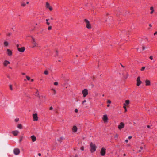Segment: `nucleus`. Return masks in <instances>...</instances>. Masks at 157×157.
<instances>
[{"label":"nucleus","instance_id":"nucleus-1","mask_svg":"<svg viewBox=\"0 0 157 157\" xmlns=\"http://www.w3.org/2000/svg\"><path fill=\"white\" fill-rule=\"evenodd\" d=\"M96 147L94 144L92 142L90 143V150L91 152H94L96 150Z\"/></svg>","mask_w":157,"mask_h":157},{"label":"nucleus","instance_id":"nucleus-2","mask_svg":"<svg viewBox=\"0 0 157 157\" xmlns=\"http://www.w3.org/2000/svg\"><path fill=\"white\" fill-rule=\"evenodd\" d=\"M32 40H31V42L32 44V48H33L35 47H36L37 46V43L36 42L35 39L33 37H32Z\"/></svg>","mask_w":157,"mask_h":157},{"label":"nucleus","instance_id":"nucleus-3","mask_svg":"<svg viewBox=\"0 0 157 157\" xmlns=\"http://www.w3.org/2000/svg\"><path fill=\"white\" fill-rule=\"evenodd\" d=\"M82 94L84 97H86L88 94V90L86 89H84L82 90Z\"/></svg>","mask_w":157,"mask_h":157},{"label":"nucleus","instance_id":"nucleus-4","mask_svg":"<svg viewBox=\"0 0 157 157\" xmlns=\"http://www.w3.org/2000/svg\"><path fill=\"white\" fill-rule=\"evenodd\" d=\"M100 153L101 156H104L106 154V149L104 147L102 148Z\"/></svg>","mask_w":157,"mask_h":157},{"label":"nucleus","instance_id":"nucleus-5","mask_svg":"<svg viewBox=\"0 0 157 157\" xmlns=\"http://www.w3.org/2000/svg\"><path fill=\"white\" fill-rule=\"evenodd\" d=\"M125 126V124L123 122H121L118 125V128L119 130H121Z\"/></svg>","mask_w":157,"mask_h":157},{"label":"nucleus","instance_id":"nucleus-6","mask_svg":"<svg viewBox=\"0 0 157 157\" xmlns=\"http://www.w3.org/2000/svg\"><path fill=\"white\" fill-rule=\"evenodd\" d=\"M84 21L86 23V27L88 29L91 28V26L90 24L89 21L86 19H85L84 20Z\"/></svg>","mask_w":157,"mask_h":157},{"label":"nucleus","instance_id":"nucleus-7","mask_svg":"<svg viewBox=\"0 0 157 157\" xmlns=\"http://www.w3.org/2000/svg\"><path fill=\"white\" fill-rule=\"evenodd\" d=\"M13 152L15 155H17L20 152V150L18 148H15L13 150Z\"/></svg>","mask_w":157,"mask_h":157},{"label":"nucleus","instance_id":"nucleus-8","mask_svg":"<svg viewBox=\"0 0 157 157\" xmlns=\"http://www.w3.org/2000/svg\"><path fill=\"white\" fill-rule=\"evenodd\" d=\"M137 83L136 85L137 86H139L142 83V81L140 80V77L139 76L137 77L136 80Z\"/></svg>","mask_w":157,"mask_h":157},{"label":"nucleus","instance_id":"nucleus-9","mask_svg":"<svg viewBox=\"0 0 157 157\" xmlns=\"http://www.w3.org/2000/svg\"><path fill=\"white\" fill-rule=\"evenodd\" d=\"M102 119L105 123L108 122V118L106 114H105L103 115Z\"/></svg>","mask_w":157,"mask_h":157},{"label":"nucleus","instance_id":"nucleus-10","mask_svg":"<svg viewBox=\"0 0 157 157\" xmlns=\"http://www.w3.org/2000/svg\"><path fill=\"white\" fill-rule=\"evenodd\" d=\"M7 53L9 56H11L12 55V52L11 50L9 49H7Z\"/></svg>","mask_w":157,"mask_h":157},{"label":"nucleus","instance_id":"nucleus-11","mask_svg":"<svg viewBox=\"0 0 157 157\" xmlns=\"http://www.w3.org/2000/svg\"><path fill=\"white\" fill-rule=\"evenodd\" d=\"M18 50L20 52H23L25 49V47H22L21 48L18 47V45L17 46Z\"/></svg>","mask_w":157,"mask_h":157},{"label":"nucleus","instance_id":"nucleus-12","mask_svg":"<svg viewBox=\"0 0 157 157\" xmlns=\"http://www.w3.org/2000/svg\"><path fill=\"white\" fill-rule=\"evenodd\" d=\"M33 121H37L38 120V117L36 113L33 114Z\"/></svg>","mask_w":157,"mask_h":157},{"label":"nucleus","instance_id":"nucleus-13","mask_svg":"<svg viewBox=\"0 0 157 157\" xmlns=\"http://www.w3.org/2000/svg\"><path fill=\"white\" fill-rule=\"evenodd\" d=\"M46 7L47 8H48L50 11H52V7L50 6L49 3L48 2L46 3Z\"/></svg>","mask_w":157,"mask_h":157},{"label":"nucleus","instance_id":"nucleus-14","mask_svg":"<svg viewBox=\"0 0 157 157\" xmlns=\"http://www.w3.org/2000/svg\"><path fill=\"white\" fill-rule=\"evenodd\" d=\"M10 63V62L7 60H5L3 62V65L5 66H6Z\"/></svg>","mask_w":157,"mask_h":157},{"label":"nucleus","instance_id":"nucleus-15","mask_svg":"<svg viewBox=\"0 0 157 157\" xmlns=\"http://www.w3.org/2000/svg\"><path fill=\"white\" fill-rule=\"evenodd\" d=\"M72 130L74 132H75L77 130V128L75 126H74L72 128Z\"/></svg>","mask_w":157,"mask_h":157},{"label":"nucleus","instance_id":"nucleus-16","mask_svg":"<svg viewBox=\"0 0 157 157\" xmlns=\"http://www.w3.org/2000/svg\"><path fill=\"white\" fill-rule=\"evenodd\" d=\"M31 137L33 142H34L36 141V138L34 135L32 136Z\"/></svg>","mask_w":157,"mask_h":157},{"label":"nucleus","instance_id":"nucleus-17","mask_svg":"<svg viewBox=\"0 0 157 157\" xmlns=\"http://www.w3.org/2000/svg\"><path fill=\"white\" fill-rule=\"evenodd\" d=\"M18 133V131L17 130L13 131L12 132V133L15 136L17 135Z\"/></svg>","mask_w":157,"mask_h":157},{"label":"nucleus","instance_id":"nucleus-18","mask_svg":"<svg viewBox=\"0 0 157 157\" xmlns=\"http://www.w3.org/2000/svg\"><path fill=\"white\" fill-rule=\"evenodd\" d=\"M146 85L147 86H149L150 85V82L149 80H146L145 81Z\"/></svg>","mask_w":157,"mask_h":157},{"label":"nucleus","instance_id":"nucleus-19","mask_svg":"<svg viewBox=\"0 0 157 157\" xmlns=\"http://www.w3.org/2000/svg\"><path fill=\"white\" fill-rule=\"evenodd\" d=\"M4 44L5 47H7L9 46V43L7 41H5L4 42Z\"/></svg>","mask_w":157,"mask_h":157},{"label":"nucleus","instance_id":"nucleus-20","mask_svg":"<svg viewBox=\"0 0 157 157\" xmlns=\"http://www.w3.org/2000/svg\"><path fill=\"white\" fill-rule=\"evenodd\" d=\"M129 100H126L125 101V103L124 104V105L126 106L129 104Z\"/></svg>","mask_w":157,"mask_h":157},{"label":"nucleus","instance_id":"nucleus-21","mask_svg":"<svg viewBox=\"0 0 157 157\" xmlns=\"http://www.w3.org/2000/svg\"><path fill=\"white\" fill-rule=\"evenodd\" d=\"M150 10H151V11L150 13L151 14H152L154 11V8L153 7H151L150 8Z\"/></svg>","mask_w":157,"mask_h":157},{"label":"nucleus","instance_id":"nucleus-22","mask_svg":"<svg viewBox=\"0 0 157 157\" xmlns=\"http://www.w3.org/2000/svg\"><path fill=\"white\" fill-rule=\"evenodd\" d=\"M17 128L20 129H22V126L21 124H19L17 126Z\"/></svg>","mask_w":157,"mask_h":157},{"label":"nucleus","instance_id":"nucleus-23","mask_svg":"<svg viewBox=\"0 0 157 157\" xmlns=\"http://www.w3.org/2000/svg\"><path fill=\"white\" fill-rule=\"evenodd\" d=\"M51 90L53 91V93L54 95H55L56 94V91L55 90V89H52Z\"/></svg>","mask_w":157,"mask_h":157},{"label":"nucleus","instance_id":"nucleus-24","mask_svg":"<svg viewBox=\"0 0 157 157\" xmlns=\"http://www.w3.org/2000/svg\"><path fill=\"white\" fill-rule=\"evenodd\" d=\"M63 137H61L60 138L58 139L57 140L59 141L60 142H61L62 140L63 139Z\"/></svg>","mask_w":157,"mask_h":157},{"label":"nucleus","instance_id":"nucleus-25","mask_svg":"<svg viewBox=\"0 0 157 157\" xmlns=\"http://www.w3.org/2000/svg\"><path fill=\"white\" fill-rule=\"evenodd\" d=\"M49 20L48 19H46V24L48 25H50V23L48 22V21Z\"/></svg>","mask_w":157,"mask_h":157},{"label":"nucleus","instance_id":"nucleus-26","mask_svg":"<svg viewBox=\"0 0 157 157\" xmlns=\"http://www.w3.org/2000/svg\"><path fill=\"white\" fill-rule=\"evenodd\" d=\"M44 74H45L46 75H47L48 74V71L46 70V71H44Z\"/></svg>","mask_w":157,"mask_h":157},{"label":"nucleus","instance_id":"nucleus-27","mask_svg":"<svg viewBox=\"0 0 157 157\" xmlns=\"http://www.w3.org/2000/svg\"><path fill=\"white\" fill-rule=\"evenodd\" d=\"M36 95H37V96H38V97L39 98L40 97L39 94L38 93V90H37V91H36Z\"/></svg>","mask_w":157,"mask_h":157},{"label":"nucleus","instance_id":"nucleus-28","mask_svg":"<svg viewBox=\"0 0 157 157\" xmlns=\"http://www.w3.org/2000/svg\"><path fill=\"white\" fill-rule=\"evenodd\" d=\"M10 87L11 90H13L12 86L11 85H10Z\"/></svg>","mask_w":157,"mask_h":157},{"label":"nucleus","instance_id":"nucleus-29","mask_svg":"<svg viewBox=\"0 0 157 157\" xmlns=\"http://www.w3.org/2000/svg\"><path fill=\"white\" fill-rule=\"evenodd\" d=\"M26 78L28 80H29L30 79V78L28 76H26Z\"/></svg>","mask_w":157,"mask_h":157},{"label":"nucleus","instance_id":"nucleus-30","mask_svg":"<svg viewBox=\"0 0 157 157\" xmlns=\"http://www.w3.org/2000/svg\"><path fill=\"white\" fill-rule=\"evenodd\" d=\"M145 68V67H143L141 69V70L142 71H144Z\"/></svg>","mask_w":157,"mask_h":157},{"label":"nucleus","instance_id":"nucleus-31","mask_svg":"<svg viewBox=\"0 0 157 157\" xmlns=\"http://www.w3.org/2000/svg\"><path fill=\"white\" fill-rule=\"evenodd\" d=\"M54 84L55 85H58V83L57 82H54Z\"/></svg>","mask_w":157,"mask_h":157},{"label":"nucleus","instance_id":"nucleus-32","mask_svg":"<svg viewBox=\"0 0 157 157\" xmlns=\"http://www.w3.org/2000/svg\"><path fill=\"white\" fill-rule=\"evenodd\" d=\"M12 34V33L10 32L8 33L7 34V35L8 36H10Z\"/></svg>","mask_w":157,"mask_h":157},{"label":"nucleus","instance_id":"nucleus-33","mask_svg":"<svg viewBox=\"0 0 157 157\" xmlns=\"http://www.w3.org/2000/svg\"><path fill=\"white\" fill-rule=\"evenodd\" d=\"M52 29V27L51 26H49L48 27V30H51Z\"/></svg>","mask_w":157,"mask_h":157},{"label":"nucleus","instance_id":"nucleus-34","mask_svg":"<svg viewBox=\"0 0 157 157\" xmlns=\"http://www.w3.org/2000/svg\"><path fill=\"white\" fill-rule=\"evenodd\" d=\"M149 58L151 60H152L153 59V56H150L149 57Z\"/></svg>","mask_w":157,"mask_h":157},{"label":"nucleus","instance_id":"nucleus-35","mask_svg":"<svg viewBox=\"0 0 157 157\" xmlns=\"http://www.w3.org/2000/svg\"><path fill=\"white\" fill-rule=\"evenodd\" d=\"M81 150L82 151H83L84 150V148L83 147H81L80 148Z\"/></svg>","mask_w":157,"mask_h":157},{"label":"nucleus","instance_id":"nucleus-36","mask_svg":"<svg viewBox=\"0 0 157 157\" xmlns=\"http://www.w3.org/2000/svg\"><path fill=\"white\" fill-rule=\"evenodd\" d=\"M107 103L109 104H110L111 103V101L110 100H108L107 101Z\"/></svg>","mask_w":157,"mask_h":157},{"label":"nucleus","instance_id":"nucleus-37","mask_svg":"<svg viewBox=\"0 0 157 157\" xmlns=\"http://www.w3.org/2000/svg\"><path fill=\"white\" fill-rule=\"evenodd\" d=\"M140 148L141 150H139V152H141V150L143 149V148L142 147H140Z\"/></svg>","mask_w":157,"mask_h":157},{"label":"nucleus","instance_id":"nucleus-38","mask_svg":"<svg viewBox=\"0 0 157 157\" xmlns=\"http://www.w3.org/2000/svg\"><path fill=\"white\" fill-rule=\"evenodd\" d=\"M15 121L16 122H17L19 121V119L18 118H17L15 119Z\"/></svg>","mask_w":157,"mask_h":157},{"label":"nucleus","instance_id":"nucleus-39","mask_svg":"<svg viewBox=\"0 0 157 157\" xmlns=\"http://www.w3.org/2000/svg\"><path fill=\"white\" fill-rule=\"evenodd\" d=\"M115 138H118V135L117 134H116L115 135Z\"/></svg>","mask_w":157,"mask_h":157},{"label":"nucleus","instance_id":"nucleus-40","mask_svg":"<svg viewBox=\"0 0 157 157\" xmlns=\"http://www.w3.org/2000/svg\"><path fill=\"white\" fill-rule=\"evenodd\" d=\"M25 5H26V4H25V3H22V4H21V5H22V6H25Z\"/></svg>","mask_w":157,"mask_h":157},{"label":"nucleus","instance_id":"nucleus-41","mask_svg":"<svg viewBox=\"0 0 157 157\" xmlns=\"http://www.w3.org/2000/svg\"><path fill=\"white\" fill-rule=\"evenodd\" d=\"M78 112V110L77 109H76L75 110V112L77 113Z\"/></svg>","mask_w":157,"mask_h":157},{"label":"nucleus","instance_id":"nucleus-42","mask_svg":"<svg viewBox=\"0 0 157 157\" xmlns=\"http://www.w3.org/2000/svg\"><path fill=\"white\" fill-rule=\"evenodd\" d=\"M86 100H84V101H83L82 103L83 104H84V103L86 102Z\"/></svg>","mask_w":157,"mask_h":157},{"label":"nucleus","instance_id":"nucleus-43","mask_svg":"<svg viewBox=\"0 0 157 157\" xmlns=\"http://www.w3.org/2000/svg\"><path fill=\"white\" fill-rule=\"evenodd\" d=\"M53 109V108L52 107H51L49 108V109L50 110H52Z\"/></svg>","mask_w":157,"mask_h":157},{"label":"nucleus","instance_id":"nucleus-44","mask_svg":"<svg viewBox=\"0 0 157 157\" xmlns=\"http://www.w3.org/2000/svg\"><path fill=\"white\" fill-rule=\"evenodd\" d=\"M132 138V136H129L128 137V138L129 139H131Z\"/></svg>","mask_w":157,"mask_h":157},{"label":"nucleus","instance_id":"nucleus-45","mask_svg":"<svg viewBox=\"0 0 157 157\" xmlns=\"http://www.w3.org/2000/svg\"><path fill=\"white\" fill-rule=\"evenodd\" d=\"M142 48H143V50H144L146 48L145 47H142Z\"/></svg>","mask_w":157,"mask_h":157},{"label":"nucleus","instance_id":"nucleus-46","mask_svg":"<svg viewBox=\"0 0 157 157\" xmlns=\"http://www.w3.org/2000/svg\"><path fill=\"white\" fill-rule=\"evenodd\" d=\"M125 142H126V143H128V140L127 139H126L125 140Z\"/></svg>","mask_w":157,"mask_h":157},{"label":"nucleus","instance_id":"nucleus-47","mask_svg":"<svg viewBox=\"0 0 157 157\" xmlns=\"http://www.w3.org/2000/svg\"><path fill=\"white\" fill-rule=\"evenodd\" d=\"M38 155L39 156H41V154L40 153H39L38 154Z\"/></svg>","mask_w":157,"mask_h":157},{"label":"nucleus","instance_id":"nucleus-48","mask_svg":"<svg viewBox=\"0 0 157 157\" xmlns=\"http://www.w3.org/2000/svg\"><path fill=\"white\" fill-rule=\"evenodd\" d=\"M149 25L150 27H152V25L151 24H149Z\"/></svg>","mask_w":157,"mask_h":157},{"label":"nucleus","instance_id":"nucleus-49","mask_svg":"<svg viewBox=\"0 0 157 157\" xmlns=\"http://www.w3.org/2000/svg\"><path fill=\"white\" fill-rule=\"evenodd\" d=\"M156 34H157V32H156L155 33H154V35H155Z\"/></svg>","mask_w":157,"mask_h":157},{"label":"nucleus","instance_id":"nucleus-50","mask_svg":"<svg viewBox=\"0 0 157 157\" xmlns=\"http://www.w3.org/2000/svg\"><path fill=\"white\" fill-rule=\"evenodd\" d=\"M126 106L124 105V106H123V108H124V109H125L126 108V106Z\"/></svg>","mask_w":157,"mask_h":157},{"label":"nucleus","instance_id":"nucleus-51","mask_svg":"<svg viewBox=\"0 0 157 157\" xmlns=\"http://www.w3.org/2000/svg\"><path fill=\"white\" fill-rule=\"evenodd\" d=\"M147 127L148 128H150V126L149 125H147Z\"/></svg>","mask_w":157,"mask_h":157},{"label":"nucleus","instance_id":"nucleus-52","mask_svg":"<svg viewBox=\"0 0 157 157\" xmlns=\"http://www.w3.org/2000/svg\"><path fill=\"white\" fill-rule=\"evenodd\" d=\"M33 81H34V80L33 79H31V82H33Z\"/></svg>","mask_w":157,"mask_h":157},{"label":"nucleus","instance_id":"nucleus-53","mask_svg":"<svg viewBox=\"0 0 157 157\" xmlns=\"http://www.w3.org/2000/svg\"><path fill=\"white\" fill-rule=\"evenodd\" d=\"M109 106H110V105H109V104H108V105H107V106L108 107H109Z\"/></svg>","mask_w":157,"mask_h":157},{"label":"nucleus","instance_id":"nucleus-54","mask_svg":"<svg viewBox=\"0 0 157 157\" xmlns=\"http://www.w3.org/2000/svg\"><path fill=\"white\" fill-rule=\"evenodd\" d=\"M127 109H126V108L125 109V112H126V111H127Z\"/></svg>","mask_w":157,"mask_h":157},{"label":"nucleus","instance_id":"nucleus-55","mask_svg":"<svg viewBox=\"0 0 157 157\" xmlns=\"http://www.w3.org/2000/svg\"><path fill=\"white\" fill-rule=\"evenodd\" d=\"M25 74V73H22V75H24Z\"/></svg>","mask_w":157,"mask_h":157},{"label":"nucleus","instance_id":"nucleus-56","mask_svg":"<svg viewBox=\"0 0 157 157\" xmlns=\"http://www.w3.org/2000/svg\"><path fill=\"white\" fill-rule=\"evenodd\" d=\"M123 156H126V154H124Z\"/></svg>","mask_w":157,"mask_h":157},{"label":"nucleus","instance_id":"nucleus-57","mask_svg":"<svg viewBox=\"0 0 157 157\" xmlns=\"http://www.w3.org/2000/svg\"><path fill=\"white\" fill-rule=\"evenodd\" d=\"M19 140H20V142H21V140H22V139H20Z\"/></svg>","mask_w":157,"mask_h":157},{"label":"nucleus","instance_id":"nucleus-58","mask_svg":"<svg viewBox=\"0 0 157 157\" xmlns=\"http://www.w3.org/2000/svg\"><path fill=\"white\" fill-rule=\"evenodd\" d=\"M26 3L27 4H28L29 3V2H26Z\"/></svg>","mask_w":157,"mask_h":157},{"label":"nucleus","instance_id":"nucleus-59","mask_svg":"<svg viewBox=\"0 0 157 157\" xmlns=\"http://www.w3.org/2000/svg\"><path fill=\"white\" fill-rule=\"evenodd\" d=\"M51 20H53V18H51V19H50Z\"/></svg>","mask_w":157,"mask_h":157},{"label":"nucleus","instance_id":"nucleus-60","mask_svg":"<svg viewBox=\"0 0 157 157\" xmlns=\"http://www.w3.org/2000/svg\"><path fill=\"white\" fill-rule=\"evenodd\" d=\"M104 96V94H103V95H102V96H103V97Z\"/></svg>","mask_w":157,"mask_h":157},{"label":"nucleus","instance_id":"nucleus-61","mask_svg":"<svg viewBox=\"0 0 157 157\" xmlns=\"http://www.w3.org/2000/svg\"><path fill=\"white\" fill-rule=\"evenodd\" d=\"M26 80L25 79H24V81H25Z\"/></svg>","mask_w":157,"mask_h":157},{"label":"nucleus","instance_id":"nucleus-62","mask_svg":"<svg viewBox=\"0 0 157 157\" xmlns=\"http://www.w3.org/2000/svg\"><path fill=\"white\" fill-rule=\"evenodd\" d=\"M128 146H129V145H128Z\"/></svg>","mask_w":157,"mask_h":157}]
</instances>
